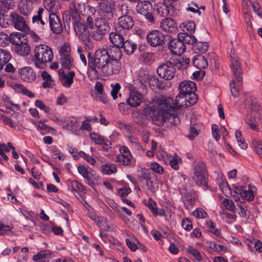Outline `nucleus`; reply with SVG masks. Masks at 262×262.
<instances>
[{
	"label": "nucleus",
	"mask_w": 262,
	"mask_h": 262,
	"mask_svg": "<svg viewBox=\"0 0 262 262\" xmlns=\"http://www.w3.org/2000/svg\"><path fill=\"white\" fill-rule=\"evenodd\" d=\"M155 103L157 106L149 107L147 113L156 125L161 126L168 119L169 111H173L170 105H172V101L170 97L160 96L156 98Z\"/></svg>",
	"instance_id": "obj_1"
},
{
	"label": "nucleus",
	"mask_w": 262,
	"mask_h": 262,
	"mask_svg": "<svg viewBox=\"0 0 262 262\" xmlns=\"http://www.w3.org/2000/svg\"><path fill=\"white\" fill-rule=\"evenodd\" d=\"M106 53L102 49L98 50L94 56L88 52V68L95 75H101V71L108 61Z\"/></svg>",
	"instance_id": "obj_2"
},
{
	"label": "nucleus",
	"mask_w": 262,
	"mask_h": 262,
	"mask_svg": "<svg viewBox=\"0 0 262 262\" xmlns=\"http://www.w3.org/2000/svg\"><path fill=\"white\" fill-rule=\"evenodd\" d=\"M208 176L207 168L204 163L201 161L195 162L192 179L196 185L202 187L205 190L210 189L208 184Z\"/></svg>",
	"instance_id": "obj_3"
},
{
	"label": "nucleus",
	"mask_w": 262,
	"mask_h": 262,
	"mask_svg": "<svg viewBox=\"0 0 262 262\" xmlns=\"http://www.w3.org/2000/svg\"><path fill=\"white\" fill-rule=\"evenodd\" d=\"M11 43L14 45L15 52L20 56H27L31 52V47L28 39L21 33L11 34Z\"/></svg>",
	"instance_id": "obj_4"
},
{
	"label": "nucleus",
	"mask_w": 262,
	"mask_h": 262,
	"mask_svg": "<svg viewBox=\"0 0 262 262\" xmlns=\"http://www.w3.org/2000/svg\"><path fill=\"white\" fill-rule=\"evenodd\" d=\"M53 56L51 48L44 45H39L35 48L33 61L35 66L40 68L42 64L51 61Z\"/></svg>",
	"instance_id": "obj_5"
},
{
	"label": "nucleus",
	"mask_w": 262,
	"mask_h": 262,
	"mask_svg": "<svg viewBox=\"0 0 262 262\" xmlns=\"http://www.w3.org/2000/svg\"><path fill=\"white\" fill-rule=\"evenodd\" d=\"M98 12L105 20H112L115 17L116 3L113 0H105L98 4Z\"/></svg>",
	"instance_id": "obj_6"
},
{
	"label": "nucleus",
	"mask_w": 262,
	"mask_h": 262,
	"mask_svg": "<svg viewBox=\"0 0 262 262\" xmlns=\"http://www.w3.org/2000/svg\"><path fill=\"white\" fill-rule=\"evenodd\" d=\"M180 93L183 96H187L190 99L191 103H196L198 96L194 92L196 90L195 83L192 81H184L180 83L179 85Z\"/></svg>",
	"instance_id": "obj_7"
},
{
	"label": "nucleus",
	"mask_w": 262,
	"mask_h": 262,
	"mask_svg": "<svg viewBox=\"0 0 262 262\" xmlns=\"http://www.w3.org/2000/svg\"><path fill=\"white\" fill-rule=\"evenodd\" d=\"M176 72L173 63L170 61L161 63L157 69L158 75L167 80L172 79L175 76Z\"/></svg>",
	"instance_id": "obj_8"
},
{
	"label": "nucleus",
	"mask_w": 262,
	"mask_h": 262,
	"mask_svg": "<svg viewBox=\"0 0 262 262\" xmlns=\"http://www.w3.org/2000/svg\"><path fill=\"white\" fill-rule=\"evenodd\" d=\"M172 1L164 0L162 3H159L155 6L154 9L155 14L160 17H165L168 15H172L174 7Z\"/></svg>",
	"instance_id": "obj_9"
},
{
	"label": "nucleus",
	"mask_w": 262,
	"mask_h": 262,
	"mask_svg": "<svg viewBox=\"0 0 262 262\" xmlns=\"http://www.w3.org/2000/svg\"><path fill=\"white\" fill-rule=\"evenodd\" d=\"M147 43L151 47H156L165 43L166 37L159 30H152L146 35Z\"/></svg>",
	"instance_id": "obj_10"
},
{
	"label": "nucleus",
	"mask_w": 262,
	"mask_h": 262,
	"mask_svg": "<svg viewBox=\"0 0 262 262\" xmlns=\"http://www.w3.org/2000/svg\"><path fill=\"white\" fill-rule=\"evenodd\" d=\"M167 37L169 39L168 48L172 54L180 55L185 51L186 46L181 38L178 37L177 38L170 39L169 36Z\"/></svg>",
	"instance_id": "obj_11"
},
{
	"label": "nucleus",
	"mask_w": 262,
	"mask_h": 262,
	"mask_svg": "<svg viewBox=\"0 0 262 262\" xmlns=\"http://www.w3.org/2000/svg\"><path fill=\"white\" fill-rule=\"evenodd\" d=\"M60 62L64 70H70L74 67V61L68 47H62L60 50Z\"/></svg>",
	"instance_id": "obj_12"
},
{
	"label": "nucleus",
	"mask_w": 262,
	"mask_h": 262,
	"mask_svg": "<svg viewBox=\"0 0 262 262\" xmlns=\"http://www.w3.org/2000/svg\"><path fill=\"white\" fill-rule=\"evenodd\" d=\"M10 20L14 28L21 31H26L29 30L26 19L16 12L11 13L10 15Z\"/></svg>",
	"instance_id": "obj_13"
},
{
	"label": "nucleus",
	"mask_w": 262,
	"mask_h": 262,
	"mask_svg": "<svg viewBox=\"0 0 262 262\" xmlns=\"http://www.w3.org/2000/svg\"><path fill=\"white\" fill-rule=\"evenodd\" d=\"M171 100L172 101V105H170L171 107H173V109L176 110H180V108L182 107L186 108L195 104L191 103L189 97L183 96L180 93L176 97L174 100L172 98Z\"/></svg>",
	"instance_id": "obj_14"
},
{
	"label": "nucleus",
	"mask_w": 262,
	"mask_h": 262,
	"mask_svg": "<svg viewBox=\"0 0 262 262\" xmlns=\"http://www.w3.org/2000/svg\"><path fill=\"white\" fill-rule=\"evenodd\" d=\"M49 22L51 30L53 33L59 34L62 32L63 27L59 16L54 12H49Z\"/></svg>",
	"instance_id": "obj_15"
},
{
	"label": "nucleus",
	"mask_w": 262,
	"mask_h": 262,
	"mask_svg": "<svg viewBox=\"0 0 262 262\" xmlns=\"http://www.w3.org/2000/svg\"><path fill=\"white\" fill-rule=\"evenodd\" d=\"M134 26V20L133 17L128 15H122L118 20L117 29L124 31L125 33Z\"/></svg>",
	"instance_id": "obj_16"
},
{
	"label": "nucleus",
	"mask_w": 262,
	"mask_h": 262,
	"mask_svg": "<svg viewBox=\"0 0 262 262\" xmlns=\"http://www.w3.org/2000/svg\"><path fill=\"white\" fill-rule=\"evenodd\" d=\"M126 37V33L124 31L120 30L115 28V31L110 34V40L111 42L114 45V46L120 47L122 43L124 41Z\"/></svg>",
	"instance_id": "obj_17"
},
{
	"label": "nucleus",
	"mask_w": 262,
	"mask_h": 262,
	"mask_svg": "<svg viewBox=\"0 0 262 262\" xmlns=\"http://www.w3.org/2000/svg\"><path fill=\"white\" fill-rule=\"evenodd\" d=\"M120 69L121 63L120 62L108 60L107 63L101 71V74H103L107 76L116 74L119 73Z\"/></svg>",
	"instance_id": "obj_18"
},
{
	"label": "nucleus",
	"mask_w": 262,
	"mask_h": 262,
	"mask_svg": "<svg viewBox=\"0 0 262 262\" xmlns=\"http://www.w3.org/2000/svg\"><path fill=\"white\" fill-rule=\"evenodd\" d=\"M78 172L86 180V183L91 187H94V183L93 179H97L98 176L93 171L89 170L83 165H79L78 167Z\"/></svg>",
	"instance_id": "obj_19"
},
{
	"label": "nucleus",
	"mask_w": 262,
	"mask_h": 262,
	"mask_svg": "<svg viewBox=\"0 0 262 262\" xmlns=\"http://www.w3.org/2000/svg\"><path fill=\"white\" fill-rule=\"evenodd\" d=\"M49 12L43 8H39L38 10L37 14L32 17V23L36 25L40 24L43 26L47 24Z\"/></svg>",
	"instance_id": "obj_20"
},
{
	"label": "nucleus",
	"mask_w": 262,
	"mask_h": 262,
	"mask_svg": "<svg viewBox=\"0 0 262 262\" xmlns=\"http://www.w3.org/2000/svg\"><path fill=\"white\" fill-rule=\"evenodd\" d=\"M108 25L103 22L100 21L98 25L95 27L92 33V37L96 40H100L103 38L107 32Z\"/></svg>",
	"instance_id": "obj_21"
},
{
	"label": "nucleus",
	"mask_w": 262,
	"mask_h": 262,
	"mask_svg": "<svg viewBox=\"0 0 262 262\" xmlns=\"http://www.w3.org/2000/svg\"><path fill=\"white\" fill-rule=\"evenodd\" d=\"M58 73L62 85L66 88H70L73 82V79L75 75V72L71 71L66 73L62 69H60Z\"/></svg>",
	"instance_id": "obj_22"
},
{
	"label": "nucleus",
	"mask_w": 262,
	"mask_h": 262,
	"mask_svg": "<svg viewBox=\"0 0 262 262\" xmlns=\"http://www.w3.org/2000/svg\"><path fill=\"white\" fill-rule=\"evenodd\" d=\"M104 52L106 53L108 60L120 62L119 60L122 57V52L120 47L116 46L110 47L107 49H103Z\"/></svg>",
	"instance_id": "obj_23"
},
{
	"label": "nucleus",
	"mask_w": 262,
	"mask_h": 262,
	"mask_svg": "<svg viewBox=\"0 0 262 262\" xmlns=\"http://www.w3.org/2000/svg\"><path fill=\"white\" fill-rule=\"evenodd\" d=\"M162 29L169 33H176L178 30V24L173 19L170 18H164L160 23Z\"/></svg>",
	"instance_id": "obj_24"
},
{
	"label": "nucleus",
	"mask_w": 262,
	"mask_h": 262,
	"mask_svg": "<svg viewBox=\"0 0 262 262\" xmlns=\"http://www.w3.org/2000/svg\"><path fill=\"white\" fill-rule=\"evenodd\" d=\"M20 78L24 81L31 82L36 78L35 74L32 68L29 67L20 69L18 72Z\"/></svg>",
	"instance_id": "obj_25"
},
{
	"label": "nucleus",
	"mask_w": 262,
	"mask_h": 262,
	"mask_svg": "<svg viewBox=\"0 0 262 262\" xmlns=\"http://www.w3.org/2000/svg\"><path fill=\"white\" fill-rule=\"evenodd\" d=\"M15 6L14 0H0V21L2 19L7 16L3 12H6L10 10L13 9Z\"/></svg>",
	"instance_id": "obj_26"
},
{
	"label": "nucleus",
	"mask_w": 262,
	"mask_h": 262,
	"mask_svg": "<svg viewBox=\"0 0 262 262\" xmlns=\"http://www.w3.org/2000/svg\"><path fill=\"white\" fill-rule=\"evenodd\" d=\"M126 102L130 106L137 107L140 105L142 102V95L137 91L131 92Z\"/></svg>",
	"instance_id": "obj_27"
},
{
	"label": "nucleus",
	"mask_w": 262,
	"mask_h": 262,
	"mask_svg": "<svg viewBox=\"0 0 262 262\" xmlns=\"http://www.w3.org/2000/svg\"><path fill=\"white\" fill-rule=\"evenodd\" d=\"M231 67L237 80L239 82H241L243 79V77L241 76L242 71L241 63L237 58L231 57Z\"/></svg>",
	"instance_id": "obj_28"
},
{
	"label": "nucleus",
	"mask_w": 262,
	"mask_h": 262,
	"mask_svg": "<svg viewBox=\"0 0 262 262\" xmlns=\"http://www.w3.org/2000/svg\"><path fill=\"white\" fill-rule=\"evenodd\" d=\"M152 5L150 2L144 1L139 2L136 7V10L140 14L143 15L148 11L152 10Z\"/></svg>",
	"instance_id": "obj_29"
},
{
	"label": "nucleus",
	"mask_w": 262,
	"mask_h": 262,
	"mask_svg": "<svg viewBox=\"0 0 262 262\" xmlns=\"http://www.w3.org/2000/svg\"><path fill=\"white\" fill-rule=\"evenodd\" d=\"M80 6V4H78L77 6H76L74 3L70 4V12L69 13V15L73 20V24L77 23L81 20V16L78 10Z\"/></svg>",
	"instance_id": "obj_30"
},
{
	"label": "nucleus",
	"mask_w": 262,
	"mask_h": 262,
	"mask_svg": "<svg viewBox=\"0 0 262 262\" xmlns=\"http://www.w3.org/2000/svg\"><path fill=\"white\" fill-rule=\"evenodd\" d=\"M192 62L196 68L199 69H203L208 66V62L204 56L198 55L194 57Z\"/></svg>",
	"instance_id": "obj_31"
},
{
	"label": "nucleus",
	"mask_w": 262,
	"mask_h": 262,
	"mask_svg": "<svg viewBox=\"0 0 262 262\" xmlns=\"http://www.w3.org/2000/svg\"><path fill=\"white\" fill-rule=\"evenodd\" d=\"M124 49L125 52L128 55L133 54L135 51L137 49V45L133 41L128 39L124 40L123 43L120 46V48Z\"/></svg>",
	"instance_id": "obj_32"
},
{
	"label": "nucleus",
	"mask_w": 262,
	"mask_h": 262,
	"mask_svg": "<svg viewBox=\"0 0 262 262\" xmlns=\"http://www.w3.org/2000/svg\"><path fill=\"white\" fill-rule=\"evenodd\" d=\"M151 75H149V71L144 69H141L138 74V80L142 84L146 86L149 81Z\"/></svg>",
	"instance_id": "obj_33"
},
{
	"label": "nucleus",
	"mask_w": 262,
	"mask_h": 262,
	"mask_svg": "<svg viewBox=\"0 0 262 262\" xmlns=\"http://www.w3.org/2000/svg\"><path fill=\"white\" fill-rule=\"evenodd\" d=\"M178 70H184L187 68L190 62V59L188 58H179L176 61L172 62Z\"/></svg>",
	"instance_id": "obj_34"
},
{
	"label": "nucleus",
	"mask_w": 262,
	"mask_h": 262,
	"mask_svg": "<svg viewBox=\"0 0 262 262\" xmlns=\"http://www.w3.org/2000/svg\"><path fill=\"white\" fill-rule=\"evenodd\" d=\"M173 111H169V116L167 120H168L171 124L176 125L180 123V118L178 117V114L180 113V110H176L172 107Z\"/></svg>",
	"instance_id": "obj_35"
},
{
	"label": "nucleus",
	"mask_w": 262,
	"mask_h": 262,
	"mask_svg": "<svg viewBox=\"0 0 262 262\" xmlns=\"http://www.w3.org/2000/svg\"><path fill=\"white\" fill-rule=\"evenodd\" d=\"M217 179H220L218 180V183L222 192L227 196L230 194L231 193L230 188L227 182L223 178V175H219Z\"/></svg>",
	"instance_id": "obj_36"
},
{
	"label": "nucleus",
	"mask_w": 262,
	"mask_h": 262,
	"mask_svg": "<svg viewBox=\"0 0 262 262\" xmlns=\"http://www.w3.org/2000/svg\"><path fill=\"white\" fill-rule=\"evenodd\" d=\"M156 176L155 174L151 170L144 169L142 170L141 174L139 176V179L141 181L145 180L147 182L148 180H154V177Z\"/></svg>",
	"instance_id": "obj_37"
},
{
	"label": "nucleus",
	"mask_w": 262,
	"mask_h": 262,
	"mask_svg": "<svg viewBox=\"0 0 262 262\" xmlns=\"http://www.w3.org/2000/svg\"><path fill=\"white\" fill-rule=\"evenodd\" d=\"M180 28H183L184 31H187L185 34H192L194 32L195 24L193 21L183 23L181 25Z\"/></svg>",
	"instance_id": "obj_38"
},
{
	"label": "nucleus",
	"mask_w": 262,
	"mask_h": 262,
	"mask_svg": "<svg viewBox=\"0 0 262 262\" xmlns=\"http://www.w3.org/2000/svg\"><path fill=\"white\" fill-rule=\"evenodd\" d=\"M32 6L30 0H26L25 3L19 7L20 13L25 16H27L31 12Z\"/></svg>",
	"instance_id": "obj_39"
},
{
	"label": "nucleus",
	"mask_w": 262,
	"mask_h": 262,
	"mask_svg": "<svg viewBox=\"0 0 262 262\" xmlns=\"http://www.w3.org/2000/svg\"><path fill=\"white\" fill-rule=\"evenodd\" d=\"M194 121L191 120L190 126V134L188 135V138L190 140H193L199 135V125L194 123Z\"/></svg>",
	"instance_id": "obj_40"
},
{
	"label": "nucleus",
	"mask_w": 262,
	"mask_h": 262,
	"mask_svg": "<svg viewBox=\"0 0 262 262\" xmlns=\"http://www.w3.org/2000/svg\"><path fill=\"white\" fill-rule=\"evenodd\" d=\"M178 38H181L183 41H184V45L185 43L188 44H193L196 41V39L194 37V36H192L189 34L179 33Z\"/></svg>",
	"instance_id": "obj_41"
},
{
	"label": "nucleus",
	"mask_w": 262,
	"mask_h": 262,
	"mask_svg": "<svg viewBox=\"0 0 262 262\" xmlns=\"http://www.w3.org/2000/svg\"><path fill=\"white\" fill-rule=\"evenodd\" d=\"M245 190H246L243 187H235L233 191V193L234 194H233V196L234 198V201L236 202L239 201L240 203H242V201L240 198H242L243 195L244 194V192H245Z\"/></svg>",
	"instance_id": "obj_42"
},
{
	"label": "nucleus",
	"mask_w": 262,
	"mask_h": 262,
	"mask_svg": "<svg viewBox=\"0 0 262 262\" xmlns=\"http://www.w3.org/2000/svg\"><path fill=\"white\" fill-rule=\"evenodd\" d=\"M235 135L239 146H240L243 149H246L248 147V145L245 142V141L242 136L241 132L239 130H236Z\"/></svg>",
	"instance_id": "obj_43"
},
{
	"label": "nucleus",
	"mask_w": 262,
	"mask_h": 262,
	"mask_svg": "<svg viewBox=\"0 0 262 262\" xmlns=\"http://www.w3.org/2000/svg\"><path fill=\"white\" fill-rule=\"evenodd\" d=\"M132 156L118 155L116 158L117 161L124 165H130L132 163Z\"/></svg>",
	"instance_id": "obj_44"
},
{
	"label": "nucleus",
	"mask_w": 262,
	"mask_h": 262,
	"mask_svg": "<svg viewBox=\"0 0 262 262\" xmlns=\"http://www.w3.org/2000/svg\"><path fill=\"white\" fill-rule=\"evenodd\" d=\"M42 79L45 81L42 83L43 88H50L51 86L52 79L50 75L46 71H44L41 74Z\"/></svg>",
	"instance_id": "obj_45"
},
{
	"label": "nucleus",
	"mask_w": 262,
	"mask_h": 262,
	"mask_svg": "<svg viewBox=\"0 0 262 262\" xmlns=\"http://www.w3.org/2000/svg\"><path fill=\"white\" fill-rule=\"evenodd\" d=\"M103 173L111 174L117 171V168L114 164H106L101 166Z\"/></svg>",
	"instance_id": "obj_46"
},
{
	"label": "nucleus",
	"mask_w": 262,
	"mask_h": 262,
	"mask_svg": "<svg viewBox=\"0 0 262 262\" xmlns=\"http://www.w3.org/2000/svg\"><path fill=\"white\" fill-rule=\"evenodd\" d=\"M150 87L152 86V89L159 88L161 89L162 86V82L160 81L156 76H150L147 83Z\"/></svg>",
	"instance_id": "obj_47"
},
{
	"label": "nucleus",
	"mask_w": 262,
	"mask_h": 262,
	"mask_svg": "<svg viewBox=\"0 0 262 262\" xmlns=\"http://www.w3.org/2000/svg\"><path fill=\"white\" fill-rule=\"evenodd\" d=\"M100 23L98 18H94L92 16H88L86 20V26L93 29Z\"/></svg>",
	"instance_id": "obj_48"
},
{
	"label": "nucleus",
	"mask_w": 262,
	"mask_h": 262,
	"mask_svg": "<svg viewBox=\"0 0 262 262\" xmlns=\"http://www.w3.org/2000/svg\"><path fill=\"white\" fill-rule=\"evenodd\" d=\"M209 45L207 42L199 41L196 43L194 48L195 50H197L201 53H205L208 49Z\"/></svg>",
	"instance_id": "obj_49"
},
{
	"label": "nucleus",
	"mask_w": 262,
	"mask_h": 262,
	"mask_svg": "<svg viewBox=\"0 0 262 262\" xmlns=\"http://www.w3.org/2000/svg\"><path fill=\"white\" fill-rule=\"evenodd\" d=\"M246 121L251 129L254 130H257V121L255 117L252 115H248L246 117Z\"/></svg>",
	"instance_id": "obj_50"
},
{
	"label": "nucleus",
	"mask_w": 262,
	"mask_h": 262,
	"mask_svg": "<svg viewBox=\"0 0 262 262\" xmlns=\"http://www.w3.org/2000/svg\"><path fill=\"white\" fill-rule=\"evenodd\" d=\"M10 42H11V35L9 36L6 33L0 32V46H7Z\"/></svg>",
	"instance_id": "obj_51"
},
{
	"label": "nucleus",
	"mask_w": 262,
	"mask_h": 262,
	"mask_svg": "<svg viewBox=\"0 0 262 262\" xmlns=\"http://www.w3.org/2000/svg\"><path fill=\"white\" fill-rule=\"evenodd\" d=\"M146 185L148 189L152 193H155L158 188L157 177H155L154 179L152 180H148V181L146 182Z\"/></svg>",
	"instance_id": "obj_52"
},
{
	"label": "nucleus",
	"mask_w": 262,
	"mask_h": 262,
	"mask_svg": "<svg viewBox=\"0 0 262 262\" xmlns=\"http://www.w3.org/2000/svg\"><path fill=\"white\" fill-rule=\"evenodd\" d=\"M252 148L262 158V142L253 140L252 141Z\"/></svg>",
	"instance_id": "obj_53"
},
{
	"label": "nucleus",
	"mask_w": 262,
	"mask_h": 262,
	"mask_svg": "<svg viewBox=\"0 0 262 262\" xmlns=\"http://www.w3.org/2000/svg\"><path fill=\"white\" fill-rule=\"evenodd\" d=\"M73 26L74 29L77 33H79V34H81L82 33H85L86 32V25L83 24L82 23L78 21L77 23L73 24Z\"/></svg>",
	"instance_id": "obj_54"
},
{
	"label": "nucleus",
	"mask_w": 262,
	"mask_h": 262,
	"mask_svg": "<svg viewBox=\"0 0 262 262\" xmlns=\"http://www.w3.org/2000/svg\"><path fill=\"white\" fill-rule=\"evenodd\" d=\"M10 52L6 50L0 49V59L4 64L7 63L11 59Z\"/></svg>",
	"instance_id": "obj_55"
},
{
	"label": "nucleus",
	"mask_w": 262,
	"mask_h": 262,
	"mask_svg": "<svg viewBox=\"0 0 262 262\" xmlns=\"http://www.w3.org/2000/svg\"><path fill=\"white\" fill-rule=\"evenodd\" d=\"M2 100L5 103V105H6L7 108H10L11 110H13L12 106H14L16 108L17 110H19V106L18 104H14L11 102L9 97L7 96L4 95L2 97Z\"/></svg>",
	"instance_id": "obj_56"
},
{
	"label": "nucleus",
	"mask_w": 262,
	"mask_h": 262,
	"mask_svg": "<svg viewBox=\"0 0 262 262\" xmlns=\"http://www.w3.org/2000/svg\"><path fill=\"white\" fill-rule=\"evenodd\" d=\"M188 251L195 258L199 261L202 260V256L197 249L193 247L189 246L187 248Z\"/></svg>",
	"instance_id": "obj_57"
},
{
	"label": "nucleus",
	"mask_w": 262,
	"mask_h": 262,
	"mask_svg": "<svg viewBox=\"0 0 262 262\" xmlns=\"http://www.w3.org/2000/svg\"><path fill=\"white\" fill-rule=\"evenodd\" d=\"M193 215L198 219H204L207 216V214L202 208H198L193 211Z\"/></svg>",
	"instance_id": "obj_58"
},
{
	"label": "nucleus",
	"mask_w": 262,
	"mask_h": 262,
	"mask_svg": "<svg viewBox=\"0 0 262 262\" xmlns=\"http://www.w3.org/2000/svg\"><path fill=\"white\" fill-rule=\"evenodd\" d=\"M195 201V196L192 194H187L184 200V203L185 206H187V207L189 206H192L194 205Z\"/></svg>",
	"instance_id": "obj_59"
},
{
	"label": "nucleus",
	"mask_w": 262,
	"mask_h": 262,
	"mask_svg": "<svg viewBox=\"0 0 262 262\" xmlns=\"http://www.w3.org/2000/svg\"><path fill=\"white\" fill-rule=\"evenodd\" d=\"M90 137L91 140L95 142L96 144L101 145V143H103L104 139L102 136L95 133H92Z\"/></svg>",
	"instance_id": "obj_60"
},
{
	"label": "nucleus",
	"mask_w": 262,
	"mask_h": 262,
	"mask_svg": "<svg viewBox=\"0 0 262 262\" xmlns=\"http://www.w3.org/2000/svg\"><path fill=\"white\" fill-rule=\"evenodd\" d=\"M207 224L211 232L215 234L217 237H220L221 236L220 230L215 227L214 224L212 221L207 222Z\"/></svg>",
	"instance_id": "obj_61"
},
{
	"label": "nucleus",
	"mask_w": 262,
	"mask_h": 262,
	"mask_svg": "<svg viewBox=\"0 0 262 262\" xmlns=\"http://www.w3.org/2000/svg\"><path fill=\"white\" fill-rule=\"evenodd\" d=\"M244 193V194L243 195V196L241 198L242 203L244 202L245 200H247L248 201H251L253 200L254 198V195L251 190H246Z\"/></svg>",
	"instance_id": "obj_62"
},
{
	"label": "nucleus",
	"mask_w": 262,
	"mask_h": 262,
	"mask_svg": "<svg viewBox=\"0 0 262 262\" xmlns=\"http://www.w3.org/2000/svg\"><path fill=\"white\" fill-rule=\"evenodd\" d=\"M142 61L145 64H151L154 61L153 55L151 53H146L142 56Z\"/></svg>",
	"instance_id": "obj_63"
},
{
	"label": "nucleus",
	"mask_w": 262,
	"mask_h": 262,
	"mask_svg": "<svg viewBox=\"0 0 262 262\" xmlns=\"http://www.w3.org/2000/svg\"><path fill=\"white\" fill-rule=\"evenodd\" d=\"M250 3L252 4V7L254 12H255L258 16L262 17V7L260 6L259 3H252L251 2Z\"/></svg>",
	"instance_id": "obj_64"
}]
</instances>
